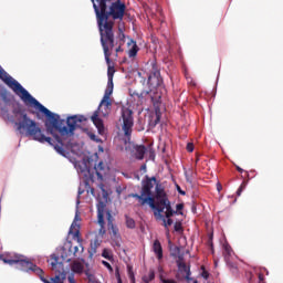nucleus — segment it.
Instances as JSON below:
<instances>
[{
    "instance_id": "obj_1",
    "label": "nucleus",
    "mask_w": 283,
    "mask_h": 283,
    "mask_svg": "<svg viewBox=\"0 0 283 283\" xmlns=\"http://www.w3.org/2000/svg\"><path fill=\"white\" fill-rule=\"evenodd\" d=\"M35 102L38 101L35 99ZM23 103L24 105H27V107H34L35 109H38V112H41V114H44V116H46V133L53 136L57 145H53L51 137H45V135L41 130V127H39V124L28 117V113H25V109L19 102H12V114L15 120H18L15 122V126L19 134H24L25 132L27 136L33 137V140H38V143H49V145L54 147L57 154H61V156H65V149H63V139H61V136H69V134L74 135V132H76V125H78V123H85V120H87V117L83 115L70 116L66 119L67 126H65V119H61V116L59 114L52 113L40 102H38V104L31 102ZM54 129H56V132H59L61 136L54 134Z\"/></svg>"
},
{
    "instance_id": "obj_2",
    "label": "nucleus",
    "mask_w": 283,
    "mask_h": 283,
    "mask_svg": "<svg viewBox=\"0 0 283 283\" xmlns=\"http://www.w3.org/2000/svg\"><path fill=\"white\" fill-rule=\"evenodd\" d=\"M97 27L99 30L101 44L103 48L105 61L107 65H109V63H112L111 56L113 52L116 54L123 52V45H125V32H123V29H119L116 36L114 34V25H112V22L97 24Z\"/></svg>"
},
{
    "instance_id": "obj_3",
    "label": "nucleus",
    "mask_w": 283,
    "mask_h": 283,
    "mask_svg": "<svg viewBox=\"0 0 283 283\" xmlns=\"http://www.w3.org/2000/svg\"><path fill=\"white\" fill-rule=\"evenodd\" d=\"M93 8L96 15L97 24L112 23L114 27V21H123L125 18V10L127 7L120 0H116L108 6L107 0H94Z\"/></svg>"
},
{
    "instance_id": "obj_4",
    "label": "nucleus",
    "mask_w": 283,
    "mask_h": 283,
    "mask_svg": "<svg viewBox=\"0 0 283 283\" xmlns=\"http://www.w3.org/2000/svg\"><path fill=\"white\" fill-rule=\"evenodd\" d=\"M154 182H156V177L145 176V179L142 181V190L140 195L132 193L130 198H136L142 207L145 205H149L150 209L155 210V213H165V200H159L154 197L151 193V188L154 187Z\"/></svg>"
},
{
    "instance_id": "obj_5",
    "label": "nucleus",
    "mask_w": 283,
    "mask_h": 283,
    "mask_svg": "<svg viewBox=\"0 0 283 283\" xmlns=\"http://www.w3.org/2000/svg\"><path fill=\"white\" fill-rule=\"evenodd\" d=\"M153 185H155L156 200H165L164 207H166V218H171L174 213H176V210L171 208V201H169L167 192H165V188H163V185L160 184V181H158V179H156V181H153Z\"/></svg>"
},
{
    "instance_id": "obj_6",
    "label": "nucleus",
    "mask_w": 283,
    "mask_h": 283,
    "mask_svg": "<svg viewBox=\"0 0 283 283\" xmlns=\"http://www.w3.org/2000/svg\"><path fill=\"white\" fill-rule=\"evenodd\" d=\"M107 231L111 235V240L115 243V247H120V232L118 227L114 224V216L111 211L106 212Z\"/></svg>"
},
{
    "instance_id": "obj_7",
    "label": "nucleus",
    "mask_w": 283,
    "mask_h": 283,
    "mask_svg": "<svg viewBox=\"0 0 283 283\" xmlns=\"http://www.w3.org/2000/svg\"><path fill=\"white\" fill-rule=\"evenodd\" d=\"M124 135L129 138L132 136V128L134 127V112L129 108L122 109Z\"/></svg>"
},
{
    "instance_id": "obj_8",
    "label": "nucleus",
    "mask_w": 283,
    "mask_h": 283,
    "mask_svg": "<svg viewBox=\"0 0 283 283\" xmlns=\"http://www.w3.org/2000/svg\"><path fill=\"white\" fill-rule=\"evenodd\" d=\"M223 258L232 273H238V263L233 262V248L229 243L223 244Z\"/></svg>"
},
{
    "instance_id": "obj_9",
    "label": "nucleus",
    "mask_w": 283,
    "mask_h": 283,
    "mask_svg": "<svg viewBox=\"0 0 283 283\" xmlns=\"http://www.w3.org/2000/svg\"><path fill=\"white\" fill-rule=\"evenodd\" d=\"M125 150L129 151V154H134L137 160H143L145 158V154H147V147L144 145H135L132 142H125Z\"/></svg>"
},
{
    "instance_id": "obj_10",
    "label": "nucleus",
    "mask_w": 283,
    "mask_h": 283,
    "mask_svg": "<svg viewBox=\"0 0 283 283\" xmlns=\"http://www.w3.org/2000/svg\"><path fill=\"white\" fill-rule=\"evenodd\" d=\"M148 85L150 90H158L163 85V77L160 76V70L156 64L153 65V70L148 76Z\"/></svg>"
},
{
    "instance_id": "obj_11",
    "label": "nucleus",
    "mask_w": 283,
    "mask_h": 283,
    "mask_svg": "<svg viewBox=\"0 0 283 283\" xmlns=\"http://www.w3.org/2000/svg\"><path fill=\"white\" fill-rule=\"evenodd\" d=\"M31 271L35 273V275H38L43 283H63V281L65 280V276L61 279V275H55L54 277L46 279L43 269L39 268L36 264H33Z\"/></svg>"
},
{
    "instance_id": "obj_12",
    "label": "nucleus",
    "mask_w": 283,
    "mask_h": 283,
    "mask_svg": "<svg viewBox=\"0 0 283 283\" xmlns=\"http://www.w3.org/2000/svg\"><path fill=\"white\" fill-rule=\"evenodd\" d=\"M97 224L99 226L98 235H105L107 230L105 229V203L103 201L97 205Z\"/></svg>"
},
{
    "instance_id": "obj_13",
    "label": "nucleus",
    "mask_w": 283,
    "mask_h": 283,
    "mask_svg": "<svg viewBox=\"0 0 283 283\" xmlns=\"http://www.w3.org/2000/svg\"><path fill=\"white\" fill-rule=\"evenodd\" d=\"M7 262L9 263V266H14V264H17V269H20V271H32V266L34 265V263L23 255H20V258L14 259L13 261Z\"/></svg>"
},
{
    "instance_id": "obj_14",
    "label": "nucleus",
    "mask_w": 283,
    "mask_h": 283,
    "mask_svg": "<svg viewBox=\"0 0 283 283\" xmlns=\"http://www.w3.org/2000/svg\"><path fill=\"white\" fill-rule=\"evenodd\" d=\"M78 220H81V218L78 217V211L75 214L74 221L71 224V228L69 230V235L73 237V240H76L77 244H80L83 242V239L81 238V224H78Z\"/></svg>"
},
{
    "instance_id": "obj_15",
    "label": "nucleus",
    "mask_w": 283,
    "mask_h": 283,
    "mask_svg": "<svg viewBox=\"0 0 283 283\" xmlns=\"http://www.w3.org/2000/svg\"><path fill=\"white\" fill-rule=\"evenodd\" d=\"M61 258L63 262H72V260H75L76 255L74 254L72 241L64 243L61 250Z\"/></svg>"
},
{
    "instance_id": "obj_16",
    "label": "nucleus",
    "mask_w": 283,
    "mask_h": 283,
    "mask_svg": "<svg viewBox=\"0 0 283 283\" xmlns=\"http://www.w3.org/2000/svg\"><path fill=\"white\" fill-rule=\"evenodd\" d=\"M112 88H106L105 90V93H104V96L99 103V106H98V111L101 109V107H105V113H104V116H107V114H109L111 109H112Z\"/></svg>"
},
{
    "instance_id": "obj_17",
    "label": "nucleus",
    "mask_w": 283,
    "mask_h": 283,
    "mask_svg": "<svg viewBox=\"0 0 283 283\" xmlns=\"http://www.w3.org/2000/svg\"><path fill=\"white\" fill-rule=\"evenodd\" d=\"M176 264L178 266V271L180 273H186V280L188 282L191 281V269L189 266H187V263H185V256H182V254L178 255V259L176 260Z\"/></svg>"
},
{
    "instance_id": "obj_18",
    "label": "nucleus",
    "mask_w": 283,
    "mask_h": 283,
    "mask_svg": "<svg viewBox=\"0 0 283 283\" xmlns=\"http://www.w3.org/2000/svg\"><path fill=\"white\" fill-rule=\"evenodd\" d=\"M99 111H95L93 113V115L91 116V120L93 123V125H95L99 136L105 135V124L103 123V119H101V117H98Z\"/></svg>"
},
{
    "instance_id": "obj_19",
    "label": "nucleus",
    "mask_w": 283,
    "mask_h": 283,
    "mask_svg": "<svg viewBox=\"0 0 283 283\" xmlns=\"http://www.w3.org/2000/svg\"><path fill=\"white\" fill-rule=\"evenodd\" d=\"M128 48L132 46L128 50V56L129 59H136V56L138 55V52L140 51V48H138V44L136 43V41L134 40H129V42L127 43Z\"/></svg>"
},
{
    "instance_id": "obj_20",
    "label": "nucleus",
    "mask_w": 283,
    "mask_h": 283,
    "mask_svg": "<svg viewBox=\"0 0 283 283\" xmlns=\"http://www.w3.org/2000/svg\"><path fill=\"white\" fill-rule=\"evenodd\" d=\"M155 218H157L158 220H163L164 222V227L167 229V227H171V224H174V220L171 219V217H167V211H165V216L163 214V212H154Z\"/></svg>"
},
{
    "instance_id": "obj_21",
    "label": "nucleus",
    "mask_w": 283,
    "mask_h": 283,
    "mask_svg": "<svg viewBox=\"0 0 283 283\" xmlns=\"http://www.w3.org/2000/svg\"><path fill=\"white\" fill-rule=\"evenodd\" d=\"M153 251H154L157 260H163V244H160L159 240L154 241Z\"/></svg>"
},
{
    "instance_id": "obj_22",
    "label": "nucleus",
    "mask_w": 283,
    "mask_h": 283,
    "mask_svg": "<svg viewBox=\"0 0 283 283\" xmlns=\"http://www.w3.org/2000/svg\"><path fill=\"white\" fill-rule=\"evenodd\" d=\"M17 258H21V254H17V253H6L0 255V260H2V262H4V264H10L7 261H13L17 260Z\"/></svg>"
},
{
    "instance_id": "obj_23",
    "label": "nucleus",
    "mask_w": 283,
    "mask_h": 283,
    "mask_svg": "<svg viewBox=\"0 0 283 283\" xmlns=\"http://www.w3.org/2000/svg\"><path fill=\"white\" fill-rule=\"evenodd\" d=\"M84 266H83V263L78 262V261H74L72 264H71V271L73 273H77L78 275H81V273H83L84 271Z\"/></svg>"
},
{
    "instance_id": "obj_24",
    "label": "nucleus",
    "mask_w": 283,
    "mask_h": 283,
    "mask_svg": "<svg viewBox=\"0 0 283 283\" xmlns=\"http://www.w3.org/2000/svg\"><path fill=\"white\" fill-rule=\"evenodd\" d=\"M125 220L127 229H136V221L132 217L126 214Z\"/></svg>"
},
{
    "instance_id": "obj_25",
    "label": "nucleus",
    "mask_w": 283,
    "mask_h": 283,
    "mask_svg": "<svg viewBox=\"0 0 283 283\" xmlns=\"http://www.w3.org/2000/svg\"><path fill=\"white\" fill-rule=\"evenodd\" d=\"M1 116L4 118V120H14V117L10 115V111H8L6 107L1 108Z\"/></svg>"
},
{
    "instance_id": "obj_26",
    "label": "nucleus",
    "mask_w": 283,
    "mask_h": 283,
    "mask_svg": "<svg viewBox=\"0 0 283 283\" xmlns=\"http://www.w3.org/2000/svg\"><path fill=\"white\" fill-rule=\"evenodd\" d=\"M104 170H105V165L103 164V161H99L97 166H95L96 176L98 178H103V174H101V171H104Z\"/></svg>"
},
{
    "instance_id": "obj_27",
    "label": "nucleus",
    "mask_w": 283,
    "mask_h": 283,
    "mask_svg": "<svg viewBox=\"0 0 283 283\" xmlns=\"http://www.w3.org/2000/svg\"><path fill=\"white\" fill-rule=\"evenodd\" d=\"M102 258H105V260H114V255L112 254V251L109 249L103 250Z\"/></svg>"
},
{
    "instance_id": "obj_28",
    "label": "nucleus",
    "mask_w": 283,
    "mask_h": 283,
    "mask_svg": "<svg viewBox=\"0 0 283 283\" xmlns=\"http://www.w3.org/2000/svg\"><path fill=\"white\" fill-rule=\"evenodd\" d=\"M78 249H81V253H83V251H85V248H83V241L81 243H78V245H73V253L75 255V258H77L78 255Z\"/></svg>"
},
{
    "instance_id": "obj_29",
    "label": "nucleus",
    "mask_w": 283,
    "mask_h": 283,
    "mask_svg": "<svg viewBox=\"0 0 283 283\" xmlns=\"http://www.w3.org/2000/svg\"><path fill=\"white\" fill-rule=\"evenodd\" d=\"M107 90H112V93L114 92V77H112V73H108Z\"/></svg>"
},
{
    "instance_id": "obj_30",
    "label": "nucleus",
    "mask_w": 283,
    "mask_h": 283,
    "mask_svg": "<svg viewBox=\"0 0 283 283\" xmlns=\"http://www.w3.org/2000/svg\"><path fill=\"white\" fill-rule=\"evenodd\" d=\"M176 211H175V213H174V216H182V209H185V205L184 203H178L177 206H176Z\"/></svg>"
},
{
    "instance_id": "obj_31",
    "label": "nucleus",
    "mask_w": 283,
    "mask_h": 283,
    "mask_svg": "<svg viewBox=\"0 0 283 283\" xmlns=\"http://www.w3.org/2000/svg\"><path fill=\"white\" fill-rule=\"evenodd\" d=\"M174 229L177 233H182L184 229H182V222L177 221L175 222Z\"/></svg>"
},
{
    "instance_id": "obj_32",
    "label": "nucleus",
    "mask_w": 283,
    "mask_h": 283,
    "mask_svg": "<svg viewBox=\"0 0 283 283\" xmlns=\"http://www.w3.org/2000/svg\"><path fill=\"white\" fill-rule=\"evenodd\" d=\"M155 277H156V274L154 273V271H151V272H149L148 276H144V282H145V283H149V282H151Z\"/></svg>"
},
{
    "instance_id": "obj_33",
    "label": "nucleus",
    "mask_w": 283,
    "mask_h": 283,
    "mask_svg": "<svg viewBox=\"0 0 283 283\" xmlns=\"http://www.w3.org/2000/svg\"><path fill=\"white\" fill-rule=\"evenodd\" d=\"M0 97L2 98L3 103H6V104L10 103V96H9V94L6 91H3L0 94Z\"/></svg>"
},
{
    "instance_id": "obj_34",
    "label": "nucleus",
    "mask_w": 283,
    "mask_h": 283,
    "mask_svg": "<svg viewBox=\"0 0 283 283\" xmlns=\"http://www.w3.org/2000/svg\"><path fill=\"white\" fill-rule=\"evenodd\" d=\"M52 259H53V261L51 262V266L54 271L56 269V266L59 265V258L54 256Z\"/></svg>"
},
{
    "instance_id": "obj_35",
    "label": "nucleus",
    "mask_w": 283,
    "mask_h": 283,
    "mask_svg": "<svg viewBox=\"0 0 283 283\" xmlns=\"http://www.w3.org/2000/svg\"><path fill=\"white\" fill-rule=\"evenodd\" d=\"M244 182L241 184V186L239 187V189L237 190V196H242V191H244Z\"/></svg>"
},
{
    "instance_id": "obj_36",
    "label": "nucleus",
    "mask_w": 283,
    "mask_h": 283,
    "mask_svg": "<svg viewBox=\"0 0 283 283\" xmlns=\"http://www.w3.org/2000/svg\"><path fill=\"white\" fill-rule=\"evenodd\" d=\"M102 264H104L106 266V269H108V271H111V273L114 271V268H112V264H109V262L102 261Z\"/></svg>"
},
{
    "instance_id": "obj_37",
    "label": "nucleus",
    "mask_w": 283,
    "mask_h": 283,
    "mask_svg": "<svg viewBox=\"0 0 283 283\" xmlns=\"http://www.w3.org/2000/svg\"><path fill=\"white\" fill-rule=\"evenodd\" d=\"M107 65H108V76H109V74H112V78H114V72H116V71L114 70V67H112V63H109Z\"/></svg>"
},
{
    "instance_id": "obj_38",
    "label": "nucleus",
    "mask_w": 283,
    "mask_h": 283,
    "mask_svg": "<svg viewBox=\"0 0 283 283\" xmlns=\"http://www.w3.org/2000/svg\"><path fill=\"white\" fill-rule=\"evenodd\" d=\"M148 151H149L150 160H154V158H156V154L154 153V148L149 147Z\"/></svg>"
},
{
    "instance_id": "obj_39",
    "label": "nucleus",
    "mask_w": 283,
    "mask_h": 283,
    "mask_svg": "<svg viewBox=\"0 0 283 283\" xmlns=\"http://www.w3.org/2000/svg\"><path fill=\"white\" fill-rule=\"evenodd\" d=\"M172 258H176V255H180V248L176 247L174 250V253H171Z\"/></svg>"
},
{
    "instance_id": "obj_40",
    "label": "nucleus",
    "mask_w": 283,
    "mask_h": 283,
    "mask_svg": "<svg viewBox=\"0 0 283 283\" xmlns=\"http://www.w3.org/2000/svg\"><path fill=\"white\" fill-rule=\"evenodd\" d=\"M67 280H69V283H76V280L74 279V273H71V274L67 276Z\"/></svg>"
},
{
    "instance_id": "obj_41",
    "label": "nucleus",
    "mask_w": 283,
    "mask_h": 283,
    "mask_svg": "<svg viewBox=\"0 0 283 283\" xmlns=\"http://www.w3.org/2000/svg\"><path fill=\"white\" fill-rule=\"evenodd\" d=\"M187 151H189V154H191L193 151V144L192 143L187 144Z\"/></svg>"
},
{
    "instance_id": "obj_42",
    "label": "nucleus",
    "mask_w": 283,
    "mask_h": 283,
    "mask_svg": "<svg viewBox=\"0 0 283 283\" xmlns=\"http://www.w3.org/2000/svg\"><path fill=\"white\" fill-rule=\"evenodd\" d=\"M201 277H203V280H209V272H207V270H203L201 273Z\"/></svg>"
},
{
    "instance_id": "obj_43",
    "label": "nucleus",
    "mask_w": 283,
    "mask_h": 283,
    "mask_svg": "<svg viewBox=\"0 0 283 283\" xmlns=\"http://www.w3.org/2000/svg\"><path fill=\"white\" fill-rule=\"evenodd\" d=\"M85 275H86L88 282H92V280H94V275H92L90 272H85Z\"/></svg>"
},
{
    "instance_id": "obj_44",
    "label": "nucleus",
    "mask_w": 283,
    "mask_h": 283,
    "mask_svg": "<svg viewBox=\"0 0 283 283\" xmlns=\"http://www.w3.org/2000/svg\"><path fill=\"white\" fill-rule=\"evenodd\" d=\"M161 282L163 283H177L176 280H171V279H163Z\"/></svg>"
},
{
    "instance_id": "obj_45",
    "label": "nucleus",
    "mask_w": 283,
    "mask_h": 283,
    "mask_svg": "<svg viewBox=\"0 0 283 283\" xmlns=\"http://www.w3.org/2000/svg\"><path fill=\"white\" fill-rule=\"evenodd\" d=\"M128 275H129L132 282H134L135 279H134V272H132V268H128Z\"/></svg>"
},
{
    "instance_id": "obj_46",
    "label": "nucleus",
    "mask_w": 283,
    "mask_h": 283,
    "mask_svg": "<svg viewBox=\"0 0 283 283\" xmlns=\"http://www.w3.org/2000/svg\"><path fill=\"white\" fill-rule=\"evenodd\" d=\"M158 123H160V114L156 113L155 125H158Z\"/></svg>"
},
{
    "instance_id": "obj_47",
    "label": "nucleus",
    "mask_w": 283,
    "mask_h": 283,
    "mask_svg": "<svg viewBox=\"0 0 283 283\" xmlns=\"http://www.w3.org/2000/svg\"><path fill=\"white\" fill-rule=\"evenodd\" d=\"M82 193H83V191L78 190V196H77L76 205H81V195Z\"/></svg>"
},
{
    "instance_id": "obj_48",
    "label": "nucleus",
    "mask_w": 283,
    "mask_h": 283,
    "mask_svg": "<svg viewBox=\"0 0 283 283\" xmlns=\"http://www.w3.org/2000/svg\"><path fill=\"white\" fill-rule=\"evenodd\" d=\"M259 281L264 282V274L262 272L259 273Z\"/></svg>"
},
{
    "instance_id": "obj_49",
    "label": "nucleus",
    "mask_w": 283,
    "mask_h": 283,
    "mask_svg": "<svg viewBox=\"0 0 283 283\" xmlns=\"http://www.w3.org/2000/svg\"><path fill=\"white\" fill-rule=\"evenodd\" d=\"M261 273H265L266 275H269V270H266V268H261Z\"/></svg>"
},
{
    "instance_id": "obj_50",
    "label": "nucleus",
    "mask_w": 283,
    "mask_h": 283,
    "mask_svg": "<svg viewBox=\"0 0 283 283\" xmlns=\"http://www.w3.org/2000/svg\"><path fill=\"white\" fill-rule=\"evenodd\" d=\"M237 171H239V174H242V171H244V169L240 168V166H237Z\"/></svg>"
},
{
    "instance_id": "obj_51",
    "label": "nucleus",
    "mask_w": 283,
    "mask_h": 283,
    "mask_svg": "<svg viewBox=\"0 0 283 283\" xmlns=\"http://www.w3.org/2000/svg\"><path fill=\"white\" fill-rule=\"evenodd\" d=\"M178 191L181 193V196H185V191L180 190V186H178Z\"/></svg>"
},
{
    "instance_id": "obj_52",
    "label": "nucleus",
    "mask_w": 283,
    "mask_h": 283,
    "mask_svg": "<svg viewBox=\"0 0 283 283\" xmlns=\"http://www.w3.org/2000/svg\"><path fill=\"white\" fill-rule=\"evenodd\" d=\"M117 283H123V280L120 279V275L117 276Z\"/></svg>"
},
{
    "instance_id": "obj_53",
    "label": "nucleus",
    "mask_w": 283,
    "mask_h": 283,
    "mask_svg": "<svg viewBox=\"0 0 283 283\" xmlns=\"http://www.w3.org/2000/svg\"><path fill=\"white\" fill-rule=\"evenodd\" d=\"M92 140H96V135L91 136Z\"/></svg>"
},
{
    "instance_id": "obj_54",
    "label": "nucleus",
    "mask_w": 283,
    "mask_h": 283,
    "mask_svg": "<svg viewBox=\"0 0 283 283\" xmlns=\"http://www.w3.org/2000/svg\"><path fill=\"white\" fill-rule=\"evenodd\" d=\"M142 169L146 170V169H147V166H146V165H143V166H142Z\"/></svg>"
},
{
    "instance_id": "obj_55",
    "label": "nucleus",
    "mask_w": 283,
    "mask_h": 283,
    "mask_svg": "<svg viewBox=\"0 0 283 283\" xmlns=\"http://www.w3.org/2000/svg\"><path fill=\"white\" fill-rule=\"evenodd\" d=\"M214 266H218V260H214Z\"/></svg>"
},
{
    "instance_id": "obj_56",
    "label": "nucleus",
    "mask_w": 283,
    "mask_h": 283,
    "mask_svg": "<svg viewBox=\"0 0 283 283\" xmlns=\"http://www.w3.org/2000/svg\"><path fill=\"white\" fill-rule=\"evenodd\" d=\"M92 1V3H94V0H91Z\"/></svg>"
}]
</instances>
